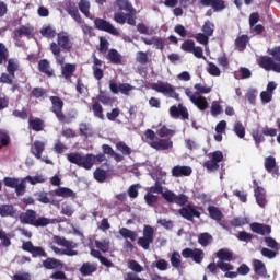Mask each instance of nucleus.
Returning a JSON list of instances; mask_svg holds the SVG:
<instances>
[{
  "mask_svg": "<svg viewBox=\"0 0 280 280\" xmlns=\"http://www.w3.org/2000/svg\"><path fill=\"white\" fill-rule=\"evenodd\" d=\"M268 54L272 57H260L258 59L259 67L265 69V71H273L275 73H280V46L269 49Z\"/></svg>",
  "mask_w": 280,
  "mask_h": 280,
  "instance_id": "1",
  "label": "nucleus"
},
{
  "mask_svg": "<svg viewBox=\"0 0 280 280\" xmlns=\"http://www.w3.org/2000/svg\"><path fill=\"white\" fill-rule=\"evenodd\" d=\"M54 242L58 246H62V248H65L62 249L55 245H51L50 248L52 253H55V255H59V256L66 255L67 257L78 256V250H75V248H78V243L73 241H69L62 236H55Z\"/></svg>",
  "mask_w": 280,
  "mask_h": 280,
  "instance_id": "2",
  "label": "nucleus"
},
{
  "mask_svg": "<svg viewBox=\"0 0 280 280\" xmlns=\"http://www.w3.org/2000/svg\"><path fill=\"white\" fill-rule=\"evenodd\" d=\"M67 159L70 163L79 165V167H84V170H91L95 165V155L88 154L82 156L80 153H69Z\"/></svg>",
  "mask_w": 280,
  "mask_h": 280,
  "instance_id": "3",
  "label": "nucleus"
},
{
  "mask_svg": "<svg viewBox=\"0 0 280 280\" xmlns=\"http://www.w3.org/2000/svg\"><path fill=\"white\" fill-rule=\"evenodd\" d=\"M151 89L156 91V93H162V95H165L166 97H172V100L180 102V94L176 93L174 85L168 82L158 81L151 85Z\"/></svg>",
  "mask_w": 280,
  "mask_h": 280,
  "instance_id": "4",
  "label": "nucleus"
},
{
  "mask_svg": "<svg viewBox=\"0 0 280 280\" xmlns=\"http://www.w3.org/2000/svg\"><path fill=\"white\" fill-rule=\"evenodd\" d=\"M209 159L203 163V167L208 172H218L220 170V163H222L224 159V154H222V151H214L212 153H209Z\"/></svg>",
  "mask_w": 280,
  "mask_h": 280,
  "instance_id": "5",
  "label": "nucleus"
},
{
  "mask_svg": "<svg viewBox=\"0 0 280 280\" xmlns=\"http://www.w3.org/2000/svg\"><path fill=\"white\" fill-rule=\"evenodd\" d=\"M185 95H187V97L190 100V102L195 106H197V108H199L200 110H207V108H209V101H207V97H205L200 94L194 93V91H191V89L186 88Z\"/></svg>",
  "mask_w": 280,
  "mask_h": 280,
  "instance_id": "6",
  "label": "nucleus"
},
{
  "mask_svg": "<svg viewBox=\"0 0 280 280\" xmlns=\"http://www.w3.org/2000/svg\"><path fill=\"white\" fill-rule=\"evenodd\" d=\"M154 242V228L150 225H145L143 230V237H140L138 240L139 246L143 248L144 250H148L150 248V244Z\"/></svg>",
  "mask_w": 280,
  "mask_h": 280,
  "instance_id": "7",
  "label": "nucleus"
},
{
  "mask_svg": "<svg viewBox=\"0 0 280 280\" xmlns=\"http://www.w3.org/2000/svg\"><path fill=\"white\" fill-rule=\"evenodd\" d=\"M135 89L137 88L130 85L129 83H116L115 81L109 82V90L115 95L121 93L122 95L130 96V92L135 91Z\"/></svg>",
  "mask_w": 280,
  "mask_h": 280,
  "instance_id": "8",
  "label": "nucleus"
},
{
  "mask_svg": "<svg viewBox=\"0 0 280 280\" xmlns=\"http://www.w3.org/2000/svg\"><path fill=\"white\" fill-rule=\"evenodd\" d=\"M182 256L185 259H190V258L194 259V261L196 264H202V260L205 259V252H202V249H198V248H195V249L185 248L182 252Z\"/></svg>",
  "mask_w": 280,
  "mask_h": 280,
  "instance_id": "9",
  "label": "nucleus"
},
{
  "mask_svg": "<svg viewBox=\"0 0 280 280\" xmlns=\"http://www.w3.org/2000/svg\"><path fill=\"white\" fill-rule=\"evenodd\" d=\"M179 215L182 218H185V220H194L195 218H200V211L198 210V207L189 203L186 207H183L178 211Z\"/></svg>",
  "mask_w": 280,
  "mask_h": 280,
  "instance_id": "10",
  "label": "nucleus"
},
{
  "mask_svg": "<svg viewBox=\"0 0 280 280\" xmlns=\"http://www.w3.org/2000/svg\"><path fill=\"white\" fill-rule=\"evenodd\" d=\"M94 25L96 30H101L102 32H108V34H112L113 36H119V31L113 26L108 21L103 19H96L94 21Z\"/></svg>",
  "mask_w": 280,
  "mask_h": 280,
  "instance_id": "11",
  "label": "nucleus"
},
{
  "mask_svg": "<svg viewBox=\"0 0 280 280\" xmlns=\"http://www.w3.org/2000/svg\"><path fill=\"white\" fill-rule=\"evenodd\" d=\"M171 174L173 178H183L194 174V170L191 168V166L175 165L173 166Z\"/></svg>",
  "mask_w": 280,
  "mask_h": 280,
  "instance_id": "12",
  "label": "nucleus"
},
{
  "mask_svg": "<svg viewBox=\"0 0 280 280\" xmlns=\"http://www.w3.org/2000/svg\"><path fill=\"white\" fill-rule=\"evenodd\" d=\"M170 116L173 119H178V117H182V119H189V110H187V107L183 106V104H179L178 106L174 105L170 107Z\"/></svg>",
  "mask_w": 280,
  "mask_h": 280,
  "instance_id": "13",
  "label": "nucleus"
},
{
  "mask_svg": "<svg viewBox=\"0 0 280 280\" xmlns=\"http://www.w3.org/2000/svg\"><path fill=\"white\" fill-rule=\"evenodd\" d=\"M50 102L52 104V113H55L59 121H62V119H65V114H62V106H65V103L58 96H51Z\"/></svg>",
  "mask_w": 280,
  "mask_h": 280,
  "instance_id": "14",
  "label": "nucleus"
},
{
  "mask_svg": "<svg viewBox=\"0 0 280 280\" xmlns=\"http://www.w3.org/2000/svg\"><path fill=\"white\" fill-rule=\"evenodd\" d=\"M149 145L158 151L172 150L174 142L171 139H159L150 142Z\"/></svg>",
  "mask_w": 280,
  "mask_h": 280,
  "instance_id": "15",
  "label": "nucleus"
},
{
  "mask_svg": "<svg viewBox=\"0 0 280 280\" xmlns=\"http://www.w3.org/2000/svg\"><path fill=\"white\" fill-rule=\"evenodd\" d=\"M254 185H256V188L254 189L256 202L259 207L264 208L266 205H268V199H266V189L259 187L257 185V180H254Z\"/></svg>",
  "mask_w": 280,
  "mask_h": 280,
  "instance_id": "16",
  "label": "nucleus"
},
{
  "mask_svg": "<svg viewBox=\"0 0 280 280\" xmlns=\"http://www.w3.org/2000/svg\"><path fill=\"white\" fill-rule=\"evenodd\" d=\"M14 36L16 40L20 38H23V36H26L27 38L34 36V27L30 24L22 25L14 32Z\"/></svg>",
  "mask_w": 280,
  "mask_h": 280,
  "instance_id": "17",
  "label": "nucleus"
},
{
  "mask_svg": "<svg viewBox=\"0 0 280 280\" xmlns=\"http://www.w3.org/2000/svg\"><path fill=\"white\" fill-rule=\"evenodd\" d=\"M43 266L47 270H62L65 268L62 260L56 258H47L43 261Z\"/></svg>",
  "mask_w": 280,
  "mask_h": 280,
  "instance_id": "18",
  "label": "nucleus"
},
{
  "mask_svg": "<svg viewBox=\"0 0 280 280\" xmlns=\"http://www.w3.org/2000/svg\"><path fill=\"white\" fill-rule=\"evenodd\" d=\"M57 43L58 47L61 49H71V47H73V42H71V38L67 33H59L57 35Z\"/></svg>",
  "mask_w": 280,
  "mask_h": 280,
  "instance_id": "19",
  "label": "nucleus"
},
{
  "mask_svg": "<svg viewBox=\"0 0 280 280\" xmlns=\"http://www.w3.org/2000/svg\"><path fill=\"white\" fill-rule=\"evenodd\" d=\"M161 174H162V177L155 180L154 186L147 188V191H149V194H153V195L163 194V184L165 183V176H167V173L161 172Z\"/></svg>",
  "mask_w": 280,
  "mask_h": 280,
  "instance_id": "20",
  "label": "nucleus"
},
{
  "mask_svg": "<svg viewBox=\"0 0 280 280\" xmlns=\"http://www.w3.org/2000/svg\"><path fill=\"white\" fill-rule=\"evenodd\" d=\"M265 170L269 174H279V166H277V160L275 159V156H267L265 159Z\"/></svg>",
  "mask_w": 280,
  "mask_h": 280,
  "instance_id": "21",
  "label": "nucleus"
},
{
  "mask_svg": "<svg viewBox=\"0 0 280 280\" xmlns=\"http://www.w3.org/2000/svg\"><path fill=\"white\" fill-rule=\"evenodd\" d=\"M0 215L1 218H16L19 212L12 205H2L0 207Z\"/></svg>",
  "mask_w": 280,
  "mask_h": 280,
  "instance_id": "22",
  "label": "nucleus"
},
{
  "mask_svg": "<svg viewBox=\"0 0 280 280\" xmlns=\"http://www.w3.org/2000/svg\"><path fill=\"white\" fill-rule=\"evenodd\" d=\"M20 221L23 224H32V226H34L36 222V211L27 210L26 212L20 214Z\"/></svg>",
  "mask_w": 280,
  "mask_h": 280,
  "instance_id": "23",
  "label": "nucleus"
},
{
  "mask_svg": "<svg viewBox=\"0 0 280 280\" xmlns=\"http://www.w3.org/2000/svg\"><path fill=\"white\" fill-rule=\"evenodd\" d=\"M250 230L253 231V233H257L258 235H266V234L268 235L272 231L270 229V225H265L260 223H252Z\"/></svg>",
  "mask_w": 280,
  "mask_h": 280,
  "instance_id": "24",
  "label": "nucleus"
},
{
  "mask_svg": "<svg viewBox=\"0 0 280 280\" xmlns=\"http://www.w3.org/2000/svg\"><path fill=\"white\" fill-rule=\"evenodd\" d=\"M31 152L36 159H42L43 152H45V142L35 141L31 148Z\"/></svg>",
  "mask_w": 280,
  "mask_h": 280,
  "instance_id": "25",
  "label": "nucleus"
},
{
  "mask_svg": "<svg viewBox=\"0 0 280 280\" xmlns=\"http://www.w3.org/2000/svg\"><path fill=\"white\" fill-rule=\"evenodd\" d=\"M50 51L55 56L58 65H65V57L62 55H60L61 49H60V46H58V44H56L55 42L51 43Z\"/></svg>",
  "mask_w": 280,
  "mask_h": 280,
  "instance_id": "26",
  "label": "nucleus"
},
{
  "mask_svg": "<svg viewBox=\"0 0 280 280\" xmlns=\"http://www.w3.org/2000/svg\"><path fill=\"white\" fill-rule=\"evenodd\" d=\"M54 194L59 198H72V196H75V192H73L71 188H67V187H59L54 190Z\"/></svg>",
  "mask_w": 280,
  "mask_h": 280,
  "instance_id": "27",
  "label": "nucleus"
},
{
  "mask_svg": "<svg viewBox=\"0 0 280 280\" xmlns=\"http://www.w3.org/2000/svg\"><path fill=\"white\" fill-rule=\"evenodd\" d=\"M116 5H118V9L124 12H129V14H136L135 8H132V4L128 2V0H117Z\"/></svg>",
  "mask_w": 280,
  "mask_h": 280,
  "instance_id": "28",
  "label": "nucleus"
},
{
  "mask_svg": "<svg viewBox=\"0 0 280 280\" xmlns=\"http://www.w3.org/2000/svg\"><path fill=\"white\" fill-rule=\"evenodd\" d=\"M38 69L42 73H45L46 75H54V70L51 69V66L49 65V61L47 59H43L39 61Z\"/></svg>",
  "mask_w": 280,
  "mask_h": 280,
  "instance_id": "29",
  "label": "nucleus"
},
{
  "mask_svg": "<svg viewBox=\"0 0 280 280\" xmlns=\"http://www.w3.org/2000/svg\"><path fill=\"white\" fill-rule=\"evenodd\" d=\"M253 265L256 275H259L260 277H266V275H268V271L266 270V265L261 260L255 259L253 261Z\"/></svg>",
  "mask_w": 280,
  "mask_h": 280,
  "instance_id": "30",
  "label": "nucleus"
},
{
  "mask_svg": "<svg viewBox=\"0 0 280 280\" xmlns=\"http://www.w3.org/2000/svg\"><path fill=\"white\" fill-rule=\"evenodd\" d=\"M94 244L96 248H98V250H101L102 253H108V250L110 249V240L108 238H104L102 241L95 240Z\"/></svg>",
  "mask_w": 280,
  "mask_h": 280,
  "instance_id": "31",
  "label": "nucleus"
},
{
  "mask_svg": "<svg viewBox=\"0 0 280 280\" xmlns=\"http://www.w3.org/2000/svg\"><path fill=\"white\" fill-rule=\"evenodd\" d=\"M233 131L238 139H244V137H246V127H244L242 121L234 122Z\"/></svg>",
  "mask_w": 280,
  "mask_h": 280,
  "instance_id": "32",
  "label": "nucleus"
},
{
  "mask_svg": "<svg viewBox=\"0 0 280 280\" xmlns=\"http://www.w3.org/2000/svg\"><path fill=\"white\" fill-rule=\"evenodd\" d=\"M25 180H27L30 185H38L40 183H47V177L43 174H37L35 176H26Z\"/></svg>",
  "mask_w": 280,
  "mask_h": 280,
  "instance_id": "33",
  "label": "nucleus"
},
{
  "mask_svg": "<svg viewBox=\"0 0 280 280\" xmlns=\"http://www.w3.org/2000/svg\"><path fill=\"white\" fill-rule=\"evenodd\" d=\"M250 75H253V73L248 68H240L237 71L234 72V78L236 80H247L248 78H250Z\"/></svg>",
  "mask_w": 280,
  "mask_h": 280,
  "instance_id": "34",
  "label": "nucleus"
},
{
  "mask_svg": "<svg viewBox=\"0 0 280 280\" xmlns=\"http://www.w3.org/2000/svg\"><path fill=\"white\" fill-rule=\"evenodd\" d=\"M97 270V265L93 262H85L82 265L80 272L84 276L86 275H93Z\"/></svg>",
  "mask_w": 280,
  "mask_h": 280,
  "instance_id": "35",
  "label": "nucleus"
},
{
  "mask_svg": "<svg viewBox=\"0 0 280 280\" xmlns=\"http://www.w3.org/2000/svg\"><path fill=\"white\" fill-rule=\"evenodd\" d=\"M217 257L219 261H231V259H233V253L229 249H220L217 253Z\"/></svg>",
  "mask_w": 280,
  "mask_h": 280,
  "instance_id": "36",
  "label": "nucleus"
},
{
  "mask_svg": "<svg viewBox=\"0 0 280 280\" xmlns=\"http://www.w3.org/2000/svg\"><path fill=\"white\" fill-rule=\"evenodd\" d=\"M61 73H62L63 78H66V79L71 78V75H73V73H75V65L66 63L61 69Z\"/></svg>",
  "mask_w": 280,
  "mask_h": 280,
  "instance_id": "37",
  "label": "nucleus"
},
{
  "mask_svg": "<svg viewBox=\"0 0 280 280\" xmlns=\"http://www.w3.org/2000/svg\"><path fill=\"white\" fill-rule=\"evenodd\" d=\"M119 233L125 240H131V242H135V240H137V232L127 228L120 229Z\"/></svg>",
  "mask_w": 280,
  "mask_h": 280,
  "instance_id": "38",
  "label": "nucleus"
},
{
  "mask_svg": "<svg viewBox=\"0 0 280 280\" xmlns=\"http://www.w3.org/2000/svg\"><path fill=\"white\" fill-rule=\"evenodd\" d=\"M90 9L91 3L89 2V0H81L79 2L80 12H82V14H84V16H86L88 19H91V13L89 12Z\"/></svg>",
  "mask_w": 280,
  "mask_h": 280,
  "instance_id": "39",
  "label": "nucleus"
},
{
  "mask_svg": "<svg viewBox=\"0 0 280 280\" xmlns=\"http://www.w3.org/2000/svg\"><path fill=\"white\" fill-rule=\"evenodd\" d=\"M116 150H118V152H121L124 156H130V154H132V149H130V147H128L126 142H117Z\"/></svg>",
  "mask_w": 280,
  "mask_h": 280,
  "instance_id": "40",
  "label": "nucleus"
},
{
  "mask_svg": "<svg viewBox=\"0 0 280 280\" xmlns=\"http://www.w3.org/2000/svg\"><path fill=\"white\" fill-rule=\"evenodd\" d=\"M108 60L113 62L114 65H120L121 63V55L116 49H110L108 51Z\"/></svg>",
  "mask_w": 280,
  "mask_h": 280,
  "instance_id": "41",
  "label": "nucleus"
},
{
  "mask_svg": "<svg viewBox=\"0 0 280 280\" xmlns=\"http://www.w3.org/2000/svg\"><path fill=\"white\" fill-rule=\"evenodd\" d=\"M194 89L196 91L195 95H200V93L207 95L208 93H211V86L202 83H197L194 85Z\"/></svg>",
  "mask_w": 280,
  "mask_h": 280,
  "instance_id": "42",
  "label": "nucleus"
},
{
  "mask_svg": "<svg viewBox=\"0 0 280 280\" xmlns=\"http://www.w3.org/2000/svg\"><path fill=\"white\" fill-rule=\"evenodd\" d=\"M67 12L68 14H70V16H72V19L77 22V23H82V18L80 16V12L78 11V8L73 7V5H69L67 8Z\"/></svg>",
  "mask_w": 280,
  "mask_h": 280,
  "instance_id": "43",
  "label": "nucleus"
},
{
  "mask_svg": "<svg viewBox=\"0 0 280 280\" xmlns=\"http://www.w3.org/2000/svg\"><path fill=\"white\" fill-rule=\"evenodd\" d=\"M209 215L212 218V220H222V211H220V208L215 206H210L208 208Z\"/></svg>",
  "mask_w": 280,
  "mask_h": 280,
  "instance_id": "44",
  "label": "nucleus"
},
{
  "mask_svg": "<svg viewBox=\"0 0 280 280\" xmlns=\"http://www.w3.org/2000/svg\"><path fill=\"white\" fill-rule=\"evenodd\" d=\"M28 124L32 130H35L36 132H40L45 126L40 118L30 119Z\"/></svg>",
  "mask_w": 280,
  "mask_h": 280,
  "instance_id": "45",
  "label": "nucleus"
},
{
  "mask_svg": "<svg viewBox=\"0 0 280 280\" xmlns=\"http://www.w3.org/2000/svg\"><path fill=\"white\" fill-rule=\"evenodd\" d=\"M248 43V37L246 35H242L236 38L235 45L238 51H244L246 49V44Z\"/></svg>",
  "mask_w": 280,
  "mask_h": 280,
  "instance_id": "46",
  "label": "nucleus"
},
{
  "mask_svg": "<svg viewBox=\"0 0 280 280\" xmlns=\"http://www.w3.org/2000/svg\"><path fill=\"white\" fill-rule=\"evenodd\" d=\"M144 200L149 207H154V205L159 202V196L147 191V194L144 195Z\"/></svg>",
  "mask_w": 280,
  "mask_h": 280,
  "instance_id": "47",
  "label": "nucleus"
},
{
  "mask_svg": "<svg viewBox=\"0 0 280 280\" xmlns=\"http://www.w3.org/2000/svg\"><path fill=\"white\" fill-rule=\"evenodd\" d=\"M214 12H222L226 9V2L224 0H212L211 7Z\"/></svg>",
  "mask_w": 280,
  "mask_h": 280,
  "instance_id": "48",
  "label": "nucleus"
},
{
  "mask_svg": "<svg viewBox=\"0 0 280 280\" xmlns=\"http://www.w3.org/2000/svg\"><path fill=\"white\" fill-rule=\"evenodd\" d=\"M92 110L94 116H96L98 119H104V108L100 103L97 102L93 103Z\"/></svg>",
  "mask_w": 280,
  "mask_h": 280,
  "instance_id": "49",
  "label": "nucleus"
},
{
  "mask_svg": "<svg viewBox=\"0 0 280 280\" xmlns=\"http://www.w3.org/2000/svg\"><path fill=\"white\" fill-rule=\"evenodd\" d=\"M33 97H36V100H45L47 97V90L43 88H34L32 90Z\"/></svg>",
  "mask_w": 280,
  "mask_h": 280,
  "instance_id": "50",
  "label": "nucleus"
},
{
  "mask_svg": "<svg viewBox=\"0 0 280 280\" xmlns=\"http://www.w3.org/2000/svg\"><path fill=\"white\" fill-rule=\"evenodd\" d=\"M198 242L202 246H209V244L213 242V236H211L209 233H202L199 235Z\"/></svg>",
  "mask_w": 280,
  "mask_h": 280,
  "instance_id": "51",
  "label": "nucleus"
},
{
  "mask_svg": "<svg viewBox=\"0 0 280 280\" xmlns=\"http://www.w3.org/2000/svg\"><path fill=\"white\" fill-rule=\"evenodd\" d=\"M56 222L54 219H48L45 217H40L38 219H35V223L33 226H49V224H54Z\"/></svg>",
  "mask_w": 280,
  "mask_h": 280,
  "instance_id": "52",
  "label": "nucleus"
},
{
  "mask_svg": "<svg viewBox=\"0 0 280 280\" xmlns=\"http://www.w3.org/2000/svg\"><path fill=\"white\" fill-rule=\"evenodd\" d=\"M207 71L210 75H213L214 78H220L221 71H220V68H218V66H215V63L208 62Z\"/></svg>",
  "mask_w": 280,
  "mask_h": 280,
  "instance_id": "53",
  "label": "nucleus"
},
{
  "mask_svg": "<svg viewBox=\"0 0 280 280\" xmlns=\"http://www.w3.org/2000/svg\"><path fill=\"white\" fill-rule=\"evenodd\" d=\"M36 199L38 202H42V205H49L51 200L49 199V195L45 191H38L35 194Z\"/></svg>",
  "mask_w": 280,
  "mask_h": 280,
  "instance_id": "54",
  "label": "nucleus"
},
{
  "mask_svg": "<svg viewBox=\"0 0 280 280\" xmlns=\"http://www.w3.org/2000/svg\"><path fill=\"white\" fill-rule=\"evenodd\" d=\"M27 182V179H20L19 180V183L16 184V186H15V194H16V196H23V194H25V189H26V183Z\"/></svg>",
  "mask_w": 280,
  "mask_h": 280,
  "instance_id": "55",
  "label": "nucleus"
},
{
  "mask_svg": "<svg viewBox=\"0 0 280 280\" xmlns=\"http://www.w3.org/2000/svg\"><path fill=\"white\" fill-rule=\"evenodd\" d=\"M214 30H215V25H213V23H211L210 21L205 22L202 26L203 34L211 37L213 36Z\"/></svg>",
  "mask_w": 280,
  "mask_h": 280,
  "instance_id": "56",
  "label": "nucleus"
},
{
  "mask_svg": "<svg viewBox=\"0 0 280 280\" xmlns=\"http://www.w3.org/2000/svg\"><path fill=\"white\" fill-rule=\"evenodd\" d=\"M128 269L132 270V272H143V266H141L137 260H129Z\"/></svg>",
  "mask_w": 280,
  "mask_h": 280,
  "instance_id": "57",
  "label": "nucleus"
},
{
  "mask_svg": "<svg viewBox=\"0 0 280 280\" xmlns=\"http://www.w3.org/2000/svg\"><path fill=\"white\" fill-rule=\"evenodd\" d=\"M19 69V61L16 59H10L8 61L7 70L10 75H14V72Z\"/></svg>",
  "mask_w": 280,
  "mask_h": 280,
  "instance_id": "58",
  "label": "nucleus"
},
{
  "mask_svg": "<svg viewBox=\"0 0 280 280\" xmlns=\"http://www.w3.org/2000/svg\"><path fill=\"white\" fill-rule=\"evenodd\" d=\"M42 36H46V38H54L56 37V31L51 26H44L40 30Z\"/></svg>",
  "mask_w": 280,
  "mask_h": 280,
  "instance_id": "59",
  "label": "nucleus"
},
{
  "mask_svg": "<svg viewBox=\"0 0 280 280\" xmlns=\"http://www.w3.org/2000/svg\"><path fill=\"white\" fill-rule=\"evenodd\" d=\"M195 47L196 43H194L191 39H187L182 44L183 51H187L188 54H191Z\"/></svg>",
  "mask_w": 280,
  "mask_h": 280,
  "instance_id": "60",
  "label": "nucleus"
},
{
  "mask_svg": "<svg viewBox=\"0 0 280 280\" xmlns=\"http://www.w3.org/2000/svg\"><path fill=\"white\" fill-rule=\"evenodd\" d=\"M222 105L218 101L212 102L211 104V115L213 117H218V115H221L222 113Z\"/></svg>",
  "mask_w": 280,
  "mask_h": 280,
  "instance_id": "61",
  "label": "nucleus"
},
{
  "mask_svg": "<svg viewBox=\"0 0 280 280\" xmlns=\"http://www.w3.org/2000/svg\"><path fill=\"white\" fill-rule=\"evenodd\" d=\"M171 264L173 268H180V253L174 252L171 256Z\"/></svg>",
  "mask_w": 280,
  "mask_h": 280,
  "instance_id": "62",
  "label": "nucleus"
},
{
  "mask_svg": "<svg viewBox=\"0 0 280 280\" xmlns=\"http://www.w3.org/2000/svg\"><path fill=\"white\" fill-rule=\"evenodd\" d=\"M174 129H170L166 126H162L158 131L159 137H172L174 135Z\"/></svg>",
  "mask_w": 280,
  "mask_h": 280,
  "instance_id": "63",
  "label": "nucleus"
},
{
  "mask_svg": "<svg viewBox=\"0 0 280 280\" xmlns=\"http://www.w3.org/2000/svg\"><path fill=\"white\" fill-rule=\"evenodd\" d=\"M94 178L97 183H104V180H106V171L97 168L94 172Z\"/></svg>",
  "mask_w": 280,
  "mask_h": 280,
  "instance_id": "64",
  "label": "nucleus"
}]
</instances>
